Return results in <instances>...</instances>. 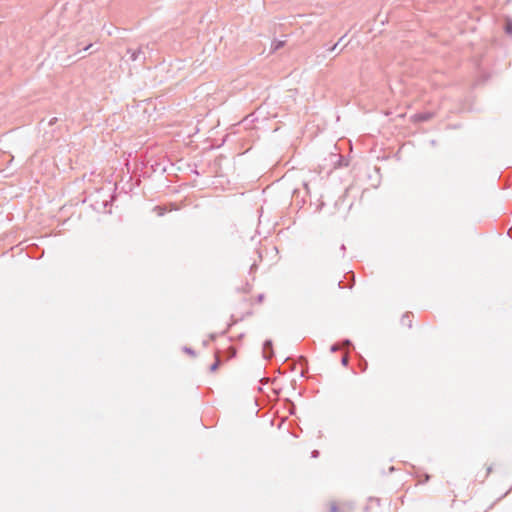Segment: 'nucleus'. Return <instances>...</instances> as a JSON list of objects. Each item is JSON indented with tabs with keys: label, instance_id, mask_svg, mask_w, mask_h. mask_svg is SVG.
<instances>
[{
	"label": "nucleus",
	"instance_id": "obj_1",
	"mask_svg": "<svg viewBox=\"0 0 512 512\" xmlns=\"http://www.w3.org/2000/svg\"><path fill=\"white\" fill-rule=\"evenodd\" d=\"M127 54L130 55V59L132 61H137V60H142L144 61L145 60V53L142 49V47H139L137 49H131V48H128L127 49Z\"/></svg>",
	"mask_w": 512,
	"mask_h": 512
},
{
	"label": "nucleus",
	"instance_id": "obj_2",
	"mask_svg": "<svg viewBox=\"0 0 512 512\" xmlns=\"http://www.w3.org/2000/svg\"><path fill=\"white\" fill-rule=\"evenodd\" d=\"M262 353H263V357L265 359H270L273 357L274 352H273V344H272L271 340H266L263 343Z\"/></svg>",
	"mask_w": 512,
	"mask_h": 512
},
{
	"label": "nucleus",
	"instance_id": "obj_3",
	"mask_svg": "<svg viewBox=\"0 0 512 512\" xmlns=\"http://www.w3.org/2000/svg\"><path fill=\"white\" fill-rule=\"evenodd\" d=\"M433 116L434 114L431 112H422L415 114L413 118L417 122H426L429 121Z\"/></svg>",
	"mask_w": 512,
	"mask_h": 512
},
{
	"label": "nucleus",
	"instance_id": "obj_4",
	"mask_svg": "<svg viewBox=\"0 0 512 512\" xmlns=\"http://www.w3.org/2000/svg\"><path fill=\"white\" fill-rule=\"evenodd\" d=\"M401 324L407 326L408 328L412 327V321L410 319V314L406 313L401 318Z\"/></svg>",
	"mask_w": 512,
	"mask_h": 512
},
{
	"label": "nucleus",
	"instance_id": "obj_5",
	"mask_svg": "<svg viewBox=\"0 0 512 512\" xmlns=\"http://www.w3.org/2000/svg\"><path fill=\"white\" fill-rule=\"evenodd\" d=\"M504 30L506 34L512 36V20L510 18L505 20Z\"/></svg>",
	"mask_w": 512,
	"mask_h": 512
},
{
	"label": "nucleus",
	"instance_id": "obj_6",
	"mask_svg": "<svg viewBox=\"0 0 512 512\" xmlns=\"http://www.w3.org/2000/svg\"><path fill=\"white\" fill-rule=\"evenodd\" d=\"M109 197H110V200L103 199L101 202L103 212H109V213L111 212L110 210H107V207L110 205V202L113 200V197L111 195H109Z\"/></svg>",
	"mask_w": 512,
	"mask_h": 512
},
{
	"label": "nucleus",
	"instance_id": "obj_7",
	"mask_svg": "<svg viewBox=\"0 0 512 512\" xmlns=\"http://www.w3.org/2000/svg\"><path fill=\"white\" fill-rule=\"evenodd\" d=\"M284 44H285L284 41L277 40L272 43V48L274 51H276V50H279L280 48H282L284 46Z\"/></svg>",
	"mask_w": 512,
	"mask_h": 512
},
{
	"label": "nucleus",
	"instance_id": "obj_8",
	"mask_svg": "<svg viewBox=\"0 0 512 512\" xmlns=\"http://www.w3.org/2000/svg\"><path fill=\"white\" fill-rule=\"evenodd\" d=\"M219 365H220V359H219L218 355H216V361L210 366V371L215 372L218 369Z\"/></svg>",
	"mask_w": 512,
	"mask_h": 512
},
{
	"label": "nucleus",
	"instance_id": "obj_9",
	"mask_svg": "<svg viewBox=\"0 0 512 512\" xmlns=\"http://www.w3.org/2000/svg\"><path fill=\"white\" fill-rule=\"evenodd\" d=\"M183 350H184V352H186L187 354H189L191 356H195L196 355L195 351L192 348H190V347H184Z\"/></svg>",
	"mask_w": 512,
	"mask_h": 512
},
{
	"label": "nucleus",
	"instance_id": "obj_10",
	"mask_svg": "<svg viewBox=\"0 0 512 512\" xmlns=\"http://www.w3.org/2000/svg\"><path fill=\"white\" fill-rule=\"evenodd\" d=\"M341 363L343 366H347L348 363H349V358L347 355L343 356L342 359H341Z\"/></svg>",
	"mask_w": 512,
	"mask_h": 512
},
{
	"label": "nucleus",
	"instance_id": "obj_11",
	"mask_svg": "<svg viewBox=\"0 0 512 512\" xmlns=\"http://www.w3.org/2000/svg\"><path fill=\"white\" fill-rule=\"evenodd\" d=\"M155 209L158 210V215L159 216L164 215V211H165L164 208H162L160 206H156Z\"/></svg>",
	"mask_w": 512,
	"mask_h": 512
},
{
	"label": "nucleus",
	"instance_id": "obj_12",
	"mask_svg": "<svg viewBox=\"0 0 512 512\" xmlns=\"http://www.w3.org/2000/svg\"><path fill=\"white\" fill-rule=\"evenodd\" d=\"M330 512H339V507L336 504H332L330 507Z\"/></svg>",
	"mask_w": 512,
	"mask_h": 512
},
{
	"label": "nucleus",
	"instance_id": "obj_13",
	"mask_svg": "<svg viewBox=\"0 0 512 512\" xmlns=\"http://www.w3.org/2000/svg\"><path fill=\"white\" fill-rule=\"evenodd\" d=\"M340 251H341V255H342V257H343V256H344V254H345V251H346V246H345L344 244H342V245L340 246Z\"/></svg>",
	"mask_w": 512,
	"mask_h": 512
},
{
	"label": "nucleus",
	"instance_id": "obj_14",
	"mask_svg": "<svg viewBox=\"0 0 512 512\" xmlns=\"http://www.w3.org/2000/svg\"><path fill=\"white\" fill-rule=\"evenodd\" d=\"M337 46H338V43H335L334 45H332V46H330V47L328 48V51H330V52L335 51V50H336V48H337Z\"/></svg>",
	"mask_w": 512,
	"mask_h": 512
},
{
	"label": "nucleus",
	"instance_id": "obj_15",
	"mask_svg": "<svg viewBox=\"0 0 512 512\" xmlns=\"http://www.w3.org/2000/svg\"><path fill=\"white\" fill-rule=\"evenodd\" d=\"M311 456L313 458H317L319 456V451L318 450H313L312 453H311Z\"/></svg>",
	"mask_w": 512,
	"mask_h": 512
},
{
	"label": "nucleus",
	"instance_id": "obj_16",
	"mask_svg": "<svg viewBox=\"0 0 512 512\" xmlns=\"http://www.w3.org/2000/svg\"><path fill=\"white\" fill-rule=\"evenodd\" d=\"M299 360H300L301 363H306L307 362V360H306V358L304 356H300Z\"/></svg>",
	"mask_w": 512,
	"mask_h": 512
},
{
	"label": "nucleus",
	"instance_id": "obj_17",
	"mask_svg": "<svg viewBox=\"0 0 512 512\" xmlns=\"http://www.w3.org/2000/svg\"><path fill=\"white\" fill-rule=\"evenodd\" d=\"M56 121H57V118H52V119L49 121V125H53Z\"/></svg>",
	"mask_w": 512,
	"mask_h": 512
},
{
	"label": "nucleus",
	"instance_id": "obj_18",
	"mask_svg": "<svg viewBox=\"0 0 512 512\" xmlns=\"http://www.w3.org/2000/svg\"><path fill=\"white\" fill-rule=\"evenodd\" d=\"M263 298H264V295H263V294H260V295L258 296V301H259V302H261V301L263 300Z\"/></svg>",
	"mask_w": 512,
	"mask_h": 512
},
{
	"label": "nucleus",
	"instance_id": "obj_19",
	"mask_svg": "<svg viewBox=\"0 0 512 512\" xmlns=\"http://www.w3.org/2000/svg\"><path fill=\"white\" fill-rule=\"evenodd\" d=\"M336 350H337L336 345H332V347H331V351H333V352H334V351H336Z\"/></svg>",
	"mask_w": 512,
	"mask_h": 512
},
{
	"label": "nucleus",
	"instance_id": "obj_20",
	"mask_svg": "<svg viewBox=\"0 0 512 512\" xmlns=\"http://www.w3.org/2000/svg\"><path fill=\"white\" fill-rule=\"evenodd\" d=\"M90 47H92V44H89V45H87L86 47H84V50L86 51V50H88Z\"/></svg>",
	"mask_w": 512,
	"mask_h": 512
},
{
	"label": "nucleus",
	"instance_id": "obj_21",
	"mask_svg": "<svg viewBox=\"0 0 512 512\" xmlns=\"http://www.w3.org/2000/svg\"><path fill=\"white\" fill-rule=\"evenodd\" d=\"M344 37H345V35L343 37H341L337 43L339 44L340 42H343Z\"/></svg>",
	"mask_w": 512,
	"mask_h": 512
},
{
	"label": "nucleus",
	"instance_id": "obj_22",
	"mask_svg": "<svg viewBox=\"0 0 512 512\" xmlns=\"http://www.w3.org/2000/svg\"><path fill=\"white\" fill-rule=\"evenodd\" d=\"M341 284H342V281H339V282H338V286H339V288H342Z\"/></svg>",
	"mask_w": 512,
	"mask_h": 512
}]
</instances>
